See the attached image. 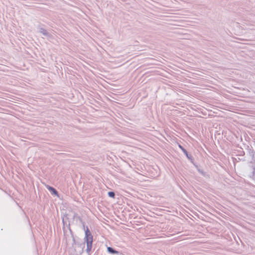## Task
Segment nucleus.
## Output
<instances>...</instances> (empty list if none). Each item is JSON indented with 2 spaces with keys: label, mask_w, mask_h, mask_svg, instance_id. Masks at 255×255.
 I'll use <instances>...</instances> for the list:
<instances>
[{
  "label": "nucleus",
  "mask_w": 255,
  "mask_h": 255,
  "mask_svg": "<svg viewBox=\"0 0 255 255\" xmlns=\"http://www.w3.org/2000/svg\"><path fill=\"white\" fill-rule=\"evenodd\" d=\"M84 240L86 243H93V236L88 228H87L85 230V237Z\"/></svg>",
  "instance_id": "f257e3e1"
},
{
  "label": "nucleus",
  "mask_w": 255,
  "mask_h": 255,
  "mask_svg": "<svg viewBox=\"0 0 255 255\" xmlns=\"http://www.w3.org/2000/svg\"><path fill=\"white\" fill-rule=\"evenodd\" d=\"M180 148L182 150V151H183V152L185 153V154L186 155V157L190 160H191L192 158V156L191 154H188V153L187 152V151H186V149H185L183 147H182L181 145L179 146Z\"/></svg>",
  "instance_id": "f03ea898"
},
{
  "label": "nucleus",
  "mask_w": 255,
  "mask_h": 255,
  "mask_svg": "<svg viewBox=\"0 0 255 255\" xmlns=\"http://www.w3.org/2000/svg\"><path fill=\"white\" fill-rule=\"evenodd\" d=\"M87 245V249H86V252L90 255V252L92 249V243H86Z\"/></svg>",
  "instance_id": "7ed1b4c3"
},
{
  "label": "nucleus",
  "mask_w": 255,
  "mask_h": 255,
  "mask_svg": "<svg viewBox=\"0 0 255 255\" xmlns=\"http://www.w3.org/2000/svg\"><path fill=\"white\" fill-rule=\"evenodd\" d=\"M108 252L112 254H119V252L115 250L114 249H113L111 247H108L107 248Z\"/></svg>",
  "instance_id": "20e7f679"
},
{
  "label": "nucleus",
  "mask_w": 255,
  "mask_h": 255,
  "mask_svg": "<svg viewBox=\"0 0 255 255\" xmlns=\"http://www.w3.org/2000/svg\"><path fill=\"white\" fill-rule=\"evenodd\" d=\"M39 31L40 33H42L45 36H49V34L48 32L47 31V30L42 28H40L39 29Z\"/></svg>",
  "instance_id": "39448f33"
},
{
  "label": "nucleus",
  "mask_w": 255,
  "mask_h": 255,
  "mask_svg": "<svg viewBox=\"0 0 255 255\" xmlns=\"http://www.w3.org/2000/svg\"><path fill=\"white\" fill-rule=\"evenodd\" d=\"M48 189L52 192L53 194L57 195L58 194L57 191L53 187L49 186Z\"/></svg>",
  "instance_id": "423d86ee"
},
{
  "label": "nucleus",
  "mask_w": 255,
  "mask_h": 255,
  "mask_svg": "<svg viewBox=\"0 0 255 255\" xmlns=\"http://www.w3.org/2000/svg\"><path fill=\"white\" fill-rule=\"evenodd\" d=\"M108 195L110 197L114 198L115 196V193L114 192H109Z\"/></svg>",
  "instance_id": "0eeeda50"
}]
</instances>
